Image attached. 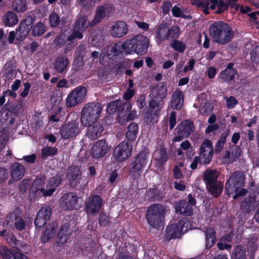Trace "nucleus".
<instances>
[{"label": "nucleus", "mask_w": 259, "mask_h": 259, "mask_svg": "<svg viewBox=\"0 0 259 259\" xmlns=\"http://www.w3.org/2000/svg\"><path fill=\"white\" fill-rule=\"evenodd\" d=\"M231 259H247L244 247L242 245L236 246L233 248Z\"/></svg>", "instance_id": "ea45409f"}, {"label": "nucleus", "mask_w": 259, "mask_h": 259, "mask_svg": "<svg viewBox=\"0 0 259 259\" xmlns=\"http://www.w3.org/2000/svg\"><path fill=\"white\" fill-rule=\"evenodd\" d=\"M219 176L220 172L217 170L208 168L203 173V180L206 186L218 182Z\"/></svg>", "instance_id": "a878e982"}, {"label": "nucleus", "mask_w": 259, "mask_h": 259, "mask_svg": "<svg viewBox=\"0 0 259 259\" xmlns=\"http://www.w3.org/2000/svg\"><path fill=\"white\" fill-rule=\"evenodd\" d=\"M111 35L115 38H120L128 32V27L124 21H117L110 27Z\"/></svg>", "instance_id": "6ab92c4d"}, {"label": "nucleus", "mask_w": 259, "mask_h": 259, "mask_svg": "<svg viewBox=\"0 0 259 259\" xmlns=\"http://www.w3.org/2000/svg\"><path fill=\"white\" fill-rule=\"evenodd\" d=\"M102 199L98 195L89 197L85 207L86 212L91 214L99 212L102 207Z\"/></svg>", "instance_id": "a211bd4d"}, {"label": "nucleus", "mask_w": 259, "mask_h": 259, "mask_svg": "<svg viewBox=\"0 0 259 259\" xmlns=\"http://www.w3.org/2000/svg\"><path fill=\"white\" fill-rule=\"evenodd\" d=\"M68 64V59L66 56L58 57L54 62V68L57 72L61 73L65 70Z\"/></svg>", "instance_id": "72a5a7b5"}, {"label": "nucleus", "mask_w": 259, "mask_h": 259, "mask_svg": "<svg viewBox=\"0 0 259 259\" xmlns=\"http://www.w3.org/2000/svg\"><path fill=\"white\" fill-rule=\"evenodd\" d=\"M67 41V36L64 33H61L54 39V43L57 48H61Z\"/></svg>", "instance_id": "4d7b16f0"}, {"label": "nucleus", "mask_w": 259, "mask_h": 259, "mask_svg": "<svg viewBox=\"0 0 259 259\" xmlns=\"http://www.w3.org/2000/svg\"><path fill=\"white\" fill-rule=\"evenodd\" d=\"M35 17H26L21 21L16 29V39L18 41L23 40L30 31Z\"/></svg>", "instance_id": "ddd939ff"}, {"label": "nucleus", "mask_w": 259, "mask_h": 259, "mask_svg": "<svg viewBox=\"0 0 259 259\" xmlns=\"http://www.w3.org/2000/svg\"><path fill=\"white\" fill-rule=\"evenodd\" d=\"M132 105L130 101H126L122 103L121 101V105L120 109V116L122 117H126L128 120H132L134 119V116L131 111Z\"/></svg>", "instance_id": "f704fd0d"}, {"label": "nucleus", "mask_w": 259, "mask_h": 259, "mask_svg": "<svg viewBox=\"0 0 259 259\" xmlns=\"http://www.w3.org/2000/svg\"><path fill=\"white\" fill-rule=\"evenodd\" d=\"M193 206L187 203L184 200H181L175 205L176 211L185 216L189 217L193 214Z\"/></svg>", "instance_id": "bb28decb"}, {"label": "nucleus", "mask_w": 259, "mask_h": 259, "mask_svg": "<svg viewBox=\"0 0 259 259\" xmlns=\"http://www.w3.org/2000/svg\"><path fill=\"white\" fill-rule=\"evenodd\" d=\"M11 176L15 181H18L22 178L25 173L24 166L18 163H14L11 166Z\"/></svg>", "instance_id": "c756f323"}, {"label": "nucleus", "mask_w": 259, "mask_h": 259, "mask_svg": "<svg viewBox=\"0 0 259 259\" xmlns=\"http://www.w3.org/2000/svg\"><path fill=\"white\" fill-rule=\"evenodd\" d=\"M12 9L17 12H23L27 8L26 0H14L12 4Z\"/></svg>", "instance_id": "c03bdc74"}, {"label": "nucleus", "mask_w": 259, "mask_h": 259, "mask_svg": "<svg viewBox=\"0 0 259 259\" xmlns=\"http://www.w3.org/2000/svg\"><path fill=\"white\" fill-rule=\"evenodd\" d=\"M181 234L186 233L191 228V224L187 218H183L180 220L177 223Z\"/></svg>", "instance_id": "de8ad7c7"}, {"label": "nucleus", "mask_w": 259, "mask_h": 259, "mask_svg": "<svg viewBox=\"0 0 259 259\" xmlns=\"http://www.w3.org/2000/svg\"><path fill=\"white\" fill-rule=\"evenodd\" d=\"M204 232L205 236V247L206 249H209L216 241V232L212 227H208Z\"/></svg>", "instance_id": "c85d7f7f"}, {"label": "nucleus", "mask_w": 259, "mask_h": 259, "mask_svg": "<svg viewBox=\"0 0 259 259\" xmlns=\"http://www.w3.org/2000/svg\"><path fill=\"white\" fill-rule=\"evenodd\" d=\"M171 47L175 51L180 53H183L186 48V44L177 39L173 40Z\"/></svg>", "instance_id": "5fc2aeb1"}, {"label": "nucleus", "mask_w": 259, "mask_h": 259, "mask_svg": "<svg viewBox=\"0 0 259 259\" xmlns=\"http://www.w3.org/2000/svg\"><path fill=\"white\" fill-rule=\"evenodd\" d=\"M103 129L102 125L100 123H97L92 127L90 126V127L88 130L87 136L90 139L93 140L97 139L101 136Z\"/></svg>", "instance_id": "2f4dec72"}, {"label": "nucleus", "mask_w": 259, "mask_h": 259, "mask_svg": "<svg viewBox=\"0 0 259 259\" xmlns=\"http://www.w3.org/2000/svg\"><path fill=\"white\" fill-rule=\"evenodd\" d=\"M12 248H15L16 251L24 252V249L29 250V245H27L25 242L17 239L16 241L13 242L11 246Z\"/></svg>", "instance_id": "bf43d9fd"}, {"label": "nucleus", "mask_w": 259, "mask_h": 259, "mask_svg": "<svg viewBox=\"0 0 259 259\" xmlns=\"http://www.w3.org/2000/svg\"><path fill=\"white\" fill-rule=\"evenodd\" d=\"M213 155V148L211 141L205 139L199 148V155L203 159V163L208 164L212 160Z\"/></svg>", "instance_id": "f8f14e48"}, {"label": "nucleus", "mask_w": 259, "mask_h": 259, "mask_svg": "<svg viewBox=\"0 0 259 259\" xmlns=\"http://www.w3.org/2000/svg\"><path fill=\"white\" fill-rule=\"evenodd\" d=\"M167 94V88L165 82L157 83L152 90V95L154 99L159 101H162Z\"/></svg>", "instance_id": "4be33fe9"}, {"label": "nucleus", "mask_w": 259, "mask_h": 259, "mask_svg": "<svg viewBox=\"0 0 259 259\" xmlns=\"http://www.w3.org/2000/svg\"><path fill=\"white\" fill-rule=\"evenodd\" d=\"M127 131L125 133L126 138L128 142L134 141L138 133L139 126L135 122H131L127 126Z\"/></svg>", "instance_id": "473e14b6"}, {"label": "nucleus", "mask_w": 259, "mask_h": 259, "mask_svg": "<svg viewBox=\"0 0 259 259\" xmlns=\"http://www.w3.org/2000/svg\"><path fill=\"white\" fill-rule=\"evenodd\" d=\"M226 135L223 134L220 139L217 141L214 148L215 154H219L223 149L224 145L226 142Z\"/></svg>", "instance_id": "052dcab7"}, {"label": "nucleus", "mask_w": 259, "mask_h": 259, "mask_svg": "<svg viewBox=\"0 0 259 259\" xmlns=\"http://www.w3.org/2000/svg\"><path fill=\"white\" fill-rule=\"evenodd\" d=\"M57 223L53 222L47 226V227L41 236L40 240L42 243H46L52 239L56 232Z\"/></svg>", "instance_id": "393cba45"}, {"label": "nucleus", "mask_w": 259, "mask_h": 259, "mask_svg": "<svg viewBox=\"0 0 259 259\" xmlns=\"http://www.w3.org/2000/svg\"><path fill=\"white\" fill-rule=\"evenodd\" d=\"M78 197L73 193L64 194L60 199V205L64 210H72L75 208L78 203Z\"/></svg>", "instance_id": "dca6fc26"}, {"label": "nucleus", "mask_w": 259, "mask_h": 259, "mask_svg": "<svg viewBox=\"0 0 259 259\" xmlns=\"http://www.w3.org/2000/svg\"><path fill=\"white\" fill-rule=\"evenodd\" d=\"M148 153L145 151L139 152L130 163L128 171L129 175L135 180L142 173L147 162Z\"/></svg>", "instance_id": "423d86ee"}, {"label": "nucleus", "mask_w": 259, "mask_h": 259, "mask_svg": "<svg viewBox=\"0 0 259 259\" xmlns=\"http://www.w3.org/2000/svg\"><path fill=\"white\" fill-rule=\"evenodd\" d=\"M121 101L120 100H114L108 104L106 108L107 112L109 114L117 112L118 116H120V110Z\"/></svg>", "instance_id": "58836bf2"}, {"label": "nucleus", "mask_w": 259, "mask_h": 259, "mask_svg": "<svg viewBox=\"0 0 259 259\" xmlns=\"http://www.w3.org/2000/svg\"><path fill=\"white\" fill-rule=\"evenodd\" d=\"M238 101L234 96H230L226 99V106L228 109H233L238 104Z\"/></svg>", "instance_id": "774afa93"}, {"label": "nucleus", "mask_w": 259, "mask_h": 259, "mask_svg": "<svg viewBox=\"0 0 259 259\" xmlns=\"http://www.w3.org/2000/svg\"><path fill=\"white\" fill-rule=\"evenodd\" d=\"M46 31L45 25L41 22H38L33 27L31 34L34 36L42 35Z\"/></svg>", "instance_id": "864d4df0"}, {"label": "nucleus", "mask_w": 259, "mask_h": 259, "mask_svg": "<svg viewBox=\"0 0 259 259\" xmlns=\"http://www.w3.org/2000/svg\"><path fill=\"white\" fill-rule=\"evenodd\" d=\"M234 63H229L226 68L219 73V77L221 82L228 83L235 81V76L237 75L238 72L234 68Z\"/></svg>", "instance_id": "aec40b11"}, {"label": "nucleus", "mask_w": 259, "mask_h": 259, "mask_svg": "<svg viewBox=\"0 0 259 259\" xmlns=\"http://www.w3.org/2000/svg\"><path fill=\"white\" fill-rule=\"evenodd\" d=\"M169 185L167 183H164L161 187L159 188V184L153 185L152 188H149L147 191V196L150 201H160L165 197L166 191L168 190Z\"/></svg>", "instance_id": "9b49d317"}, {"label": "nucleus", "mask_w": 259, "mask_h": 259, "mask_svg": "<svg viewBox=\"0 0 259 259\" xmlns=\"http://www.w3.org/2000/svg\"><path fill=\"white\" fill-rule=\"evenodd\" d=\"M15 222L14 223V226L17 230L22 231L25 229L26 223L23 219H18V217H15Z\"/></svg>", "instance_id": "e2e57ef3"}, {"label": "nucleus", "mask_w": 259, "mask_h": 259, "mask_svg": "<svg viewBox=\"0 0 259 259\" xmlns=\"http://www.w3.org/2000/svg\"><path fill=\"white\" fill-rule=\"evenodd\" d=\"M168 26L166 23H161L157 28L155 34L157 38L160 41L167 39Z\"/></svg>", "instance_id": "c9c22d12"}, {"label": "nucleus", "mask_w": 259, "mask_h": 259, "mask_svg": "<svg viewBox=\"0 0 259 259\" xmlns=\"http://www.w3.org/2000/svg\"><path fill=\"white\" fill-rule=\"evenodd\" d=\"M83 34L80 32H78L73 28L72 32L69 36H67L68 41H72L76 39H82Z\"/></svg>", "instance_id": "0e129e2a"}, {"label": "nucleus", "mask_w": 259, "mask_h": 259, "mask_svg": "<svg viewBox=\"0 0 259 259\" xmlns=\"http://www.w3.org/2000/svg\"><path fill=\"white\" fill-rule=\"evenodd\" d=\"M166 213L165 206L160 203H154L149 206L146 210L145 219L149 226L159 229L163 226Z\"/></svg>", "instance_id": "7ed1b4c3"}, {"label": "nucleus", "mask_w": 259, "mask_h": 259, "mask_svg": "<svg viewBox=\"0 0 259 259\" xmlns=\"http://www.w3.org/2000/svg\"><path fill=\"white\" fill-rule=\"evenodd\" d=\"M181 233L179 226L176 223L172 224L166 227L165 238L169 241L172 239L179 238L181 237Z\"/></svg>", "instance_id": "cd10ccee"}, {"label": "nucleus", "mask_w": 259, "mask_h": 259, "mask_svg": "<svg viewBox=\"0 0 259 259\" xmlns=\"http://www.w3.org/2000/svg\"><path fill=\"white\" fill-rule=\"evenodd\" d=\"M52 209L49 206H43L37 213L35 220L34 225L37 229H41L46 225L48 221L52 215Z\"/></svg>", "instance_id": "4468645a"}, {"label": "nucleus", "mask_w": 259, "mask_h": 259, "mask_svg": "<svg viewBox=\"0 0 259 259\" xmlns=\"http://www.w3.org/2000/svg\"><path fill=\"white\" fill-rule=\"evenodd\" d=\"M206 188L211 195L214 198H218L222 193L223 184L221 182L218 181L206 185Z\"/></svg>", "instance_id": "7c9ffc66"}, {"label": "nucleus", "mask_w": 259, "mask_h": 259, "mask_svg": "<svg viewBox=\"0 0 259 259\" xmlns=\"http://www.w3.org/2000/svg\"><path fill=\"white\" fill-rule=\"evenodd\" d=\"M62 175L58 174L49 179L46 186V191L44 193L45 196H50L55 191L56 188L62 184Z\"/></svg>", "instance_id": "412c9836"}, {"label": "nucleus", "mask_w": 259, "mask_h": 259, "mask_svg": "<svg viewBox=\"0 0 259 259\" xmlns=\"http://www.w3.org/2000/svg\"><path fill=\"white\" fill-rule=\"evenodd\" d=\"M80 132L79 123L76 120H72L63 124L60 130L61 137L63 139L74 138Z\"/></svg>", "instance_id": "9d476101"}, {"label": "nucleus", "mask_w": 259, "mask_h": 259, "mask_svg": "<svg viewBox=\"0 0 259 259\" xmlns=\"http://www.w3.org/2000/svg\"><path fill=\"white\" fill-rule=\"evenodd\" d=\"M71 92H74V95L82 103L87 94V89L83 85L75 88Z\"/></svg>", "instance_id": "79ce46f5"}, {"label": "nucleus", "mask_w": 259, "mask_h": 259, "mask_svg": "<svg viewBox=\"0 0 259 259\" xmlns=\"http://www.w3.org/2000/svg\"><path fill=\"white\" fill-rule=\"evenodd\" d=\"M81 102L74 95V92H70L66 99V106L68 108L75 107Z\"/></svg>", "instance_id": "3c124183"}, {"label": "nucleus", "mask_w": 259, "mask_h": 259, "mask_svg": "<svg viewBox=\"0 0 259 259\" xmlns=\"http://www.w3.org/2000/svg\"><path fill=\"white\" fill-rule=\"evenodd\" d=\"M44 184V182L41 179L35 180L31 187V191L34 193H37L38 191H40L44 194L46 189L43 187Z\"/></svg>", "instance_id": "603ef678"}, {"label": "nucleus", "mask_w": 259, "mask_h": 259, "mask_svg": "<svg viewBox=\"0 0 259 259\" xmlns=\"http://www.w3.org/2000/svg\"><path fill=\"white\" fill-rule=\"evenodd\" d=\"M125 45L127 46L128 54L136 53L139 55H143L147 51L149 42L146 36L138 35L131 39L126 40Z\"/></svg>", "instance_id": "39448f33"}, {"label": "nucleus", "mask_w": 259, "mask_h": 259, "mask_svg": "<svg viewBox=\"0 0 259 259\" xmlns=\"http://www.w3.org/2000/svg\"><path fill=\"white\" fill-rule=\"evenodd\" d=\"M209 33L213 41L220 45L228 44L234 35V32L230 25L221 21L210 24Z\"/></svg>", "instance_id": "f257e3e1"}, {"label": "nucleus", "mask_w": 259, "mask_h": 259, "mask_svg": "<svg viewBox=\"0 0 259 259\" xmlns=\"http://www.w3.org/2000/svg\"><path fill=\"white\" fill-rule=\"evenodd\" d=\"M113 11V5L106 3L97 8L95 16H106L110 15Z\"/></svg>", "instance_id": "e433bc0d"}, {"label": "nucleus", "mask_w": 259, "mask_h": 259, "mask_svg": "<svg viewBox=\"0 0 259 259\" xmlns=\"http://www.w3.org/2000/svg\"><path fill=\"white\" fill-rule=\"evenodd\" d=\"M159 157L157 159V164L159 166L163 165L168 160V156L166 149L161 148L159 150Z\"/></svg>", "instance_id": "6e6d98bb"}, {"label": "nucleus", "mask_w": 259, "mask_h": 259, "mask_svg": "<svg viewBox=\"0 0 259 259\" xmlns=\"http://www.w3.org/2000/svg\"><path fill=\"white\" fill-rule=\"evenodd\" d=\"M244 185L245 176L244 174L241 171H234L225 184L226 193L228 196L235 193L233 196L234 200L240 196H243L247 193L246 189L241 188Z\"/></svg>", "instance_id": "f03ea898"}, {"label": "nucleus", "mask_w": 259, "mask_h": 259, "mask_svg": "<svg viewBox=\"0 0 259 259\" xmlns=\"http://www.w3.org/2000/svg\"><path fill=\"white\" fill-rule=\"evenodd\" d=\"M181 30L177 25H174L170 28L168 27L167 39L174 40L179 37Z\"/></svg>", "instance_id": "8fccbe9b"}, {"label": "nucleus", "mask_w": 259, "mask_h": 259, "mask_svg": "<svg viewBox=\"0 0 259 259\" xmlns=\"http://www.w3.org/2000/svg\"><path fill=\"white\" fill-rule=\"evenodd\" d=\"M102 108L98 102H91L85 104L81 111V121L84 126H92L99 119Z\"/></svg>", "instance_id": "20e7f679"}, {"label": "nucleus", "mask_w": 259, "mask_h": 259, "mask_svg": "<svg viewBox=\"0 0 259 259\" xmlns=\"http://www.w3.org/2000/svg\"><path fill=\"white\" fill-rule=\"evenodd\" d=\"M111 147L108 145L105 140L97 141L91 150V156L96 159L104 157L110 150Z\"/></svg>", "instance_id": "2eb2a0df"}, {"label": "nucleus", "mask_w": 259, "mask_h": 259, "mask_svg": "<svg viewBox=\"0 0 259 259\" xmlns=\"http://www.w3.org/2000/svg\"><path fill=\"white\" fill-rule=\"evenodd\" d=\"M58 153V149L55 147L47 146L41 150V157L45 159L48 156H53Z\"/></svg>", "instance_id": "a18cd8bd"}, {"label": "nucleus", "mask_w": 259, "mask_h": 259, "mask_svg": "<svg viewBox=\"0 0 259 259\" xmlns=\"http://www.w3.org/2000/svg\"><path fill=\"white\" fill-rule=\"evenodd\" d=\"M92 41L94 45L98 47H103L104 44V38L102 31H98L92 37Z\"/></svg>", "instance_id": "09e8293b"}, {"label": "nucleus", "mask_w": 259, "mask_h": 259, "mask_svg": "<svg viewBox=\"0 0 259 259\" xmlns=\"http://www.w3.org/2000/svg\"><path fill=\"white\" fill-rule=\"evenodd\" d=\"M81 173L78 166H71L68 170V178L69 180L70 185L74 187L80 180Z\"/></svg>", "instance_id": "b1692460"}, {"label": "nucleus", "mask_w": 259, "mask_h": 259, "mask_svg": "<svg viewBox=\"0 0 259 259\" xmlns=\"http://www.w3.org/2000/svg\"><path fill=\"white\" fill-rule=\"evenodd\" d=\"M15 249H11L7 246L0 247V255L3 259H14Z\"/></svg>", "instance_id": "49530a36"}, {"label": "nucleus", "mask_w": 259, "mask_h": 259, "mask_svg": "<svg viewBox=\"0 0 259 259\" xmlns=\"http://www.w3.org/2000/svg\"><path fill=\"white\" fill-rule=\"evenodd\" d=\"M3 21L7 26L12 27L18 22V17H3Z\"/></svg>", "instance_id": "69168bd1"}, {"label": "nucleus", "mask_w": 259, "mask_h": 259, "mask_svg": "<svg viewBox=\"0 0 259 259\" xmlns=\"http://www.w3.org/2000/svg\"><path fill=\"white\" fill-rule=\"evenodd\" d=\"M69 228L68 225L64 224L61 226L53 244V248L57 251L61 249L63 245L70 237Z\"/></svg>", "instance_id": "f3484780"}, {"label": "nucleus", "mask_w": 259, "mask_h": 259, "mask_svg": "<svg viewBox=\"0 0 259 259\" xmlns=\"http://www.w3.org/2000/svg\"><path fill=\"white\" fill-rule=\"evenodd\" d=\"M176 130L177 136L173 139L172 141L180 142L193 133L194 131V123L190 119H186L178 124Z\"/></svg>", "instance_id": "6e6552de"}, {"label": "nucleus", "mask_w": 259, "mask_h": 259, "mask_svg": "<svg viewBox=\"0 0 259 259\" xmlns=\"http://www.w3.org/2000/svg\"><path fill=\"white\" fill-rule=\"evenodd\" d=\"M110 218L104 211H101L99 215V223L101 226H106L110 223Z\"/></svg>", "instance_id": "680f3d73"}, {"label": "nucleus", "mask_w": 259, "mask_h": 259, "mask_svg": "<svg viewBox=\"0 0 259 259\" xmlns=\"http://www.w3.org/2000/svg\"><path fill=\"white\" fill-rule=\"evenodd\" d=\"M88 17H79L75 22L73 28L78 32L82 34L87 27L90 25V22L87 19Z\"/></svg>", "instance_id": "4c0bfd02"}, {"label": "nucleus", "mask_w": 259, "mask_h": 259, "mask_svg": "<svg viewBox=\"0 0 259 259\" xmlns=\"http://www.w3.org/2000/svg\"><path fill=\"white\" fill-rule=\"evenodd\" d=\"M16 67L14 65H9L6 70V73L8 78H14L16 75Z\"/></svg>", "instance_id": "338daca9"}, {"label": "nucleus", "mask_w": 259, "mask_h": 259, "mask_svg": "<svg viewBox=\"0 0 259 259\" xmlns=\"http://www.w3.org/2000/svg\"><path fill=\"white\" fill-rule=\"evenodd\" d=\"M191 4L199 8H201L205 15L209 13V0H192Z\"/></svg>", "instance_id": "37998d69"}, {"label": "nucleus", "mask_w": 259, "mask_h": 259, "mask_svg": "<svg viewBox=\"0 0 259 259\" xmlns=\"http://www.w3.org/2000/svg\"><path fill=\"white\" fill-rule=\"evenodd\" d=\"M133 146L130 142H120L114 149L113 156L118 161L122 162L128 158L132 154Z\"/></svg>", "instance_id": "0eeeda50"}, {"label": "nucleus", "mask_w": 259, "mask_h": 259, "mask_svg": "<svg viewBox=\"0 0 259 259\" xmlns=\"http://www.w3.org/2000/svg\"><path fill=\"white\" fill-rule=\"evenodd\" d=\"M254 199V198L250 197L244 198L240 203V209L242 211L245 213L249 212L251 210V207L253 206Z\"/></svg>", "instance_id": "a19ab883"}, {"label": "nucleus", "mask_w": 259, "mask_h": 259, "mask_svg": "<svg viewBox=\"0 0 259 259\" xmlns=\"http://www.w3.org/2000/svg\"><path fill=\"white\" fill-rule=\"evenodd\" d=\"M184 96L183 92L179 89L174 91L171 96V107L173 109L180 110L183 106Z\"/></svg>", "instance_id": "5701e85b"}, {"label": "nucleus", "mask_w": 259, "mask_h": 259, "mask_svg": "<svg viewBox=\"0 0 259 259\" xmlns=\"http://www.w3.org/2000/svg\"><path fill=\"white\" fill-rule=\"evenodd\" d=\"M217 10L214 11L217 14H221L225 11L227 10L229 8V4H231V2L229 1L228 4L225 3L223 0L218 1Z\"/></svg>", "instance_id": "13d9d810"}, {"label": "nucleus", "mask_w": 259, "mask_h": 259, "mask_svg": "<svg viewBox=\"0 0 259 259\" xmlns=\"http://www.w3.org/2000/svg\"><path fill=\"white\" fill-rule=\"evenodd\" d=\"M125 41L122 43L120 41L112 44L104 48L102 51L103 57H108L109 59H115L124 51L125 54L127 53V46H125Z\"/></svg>", "instance_id": "1a4fd4ad"}]
</instances>
